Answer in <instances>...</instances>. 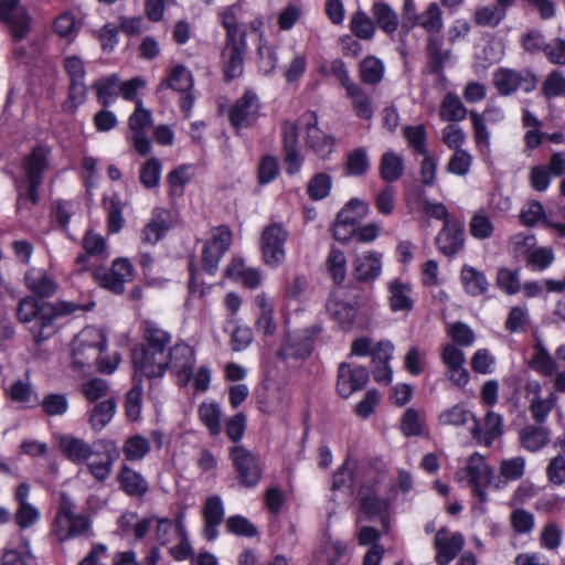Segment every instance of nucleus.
I'll use <instances>...</instances> for the list:
<instances>
[{
	"label": "nucleus",
	"instance_id": "obj_23",
	"mask_svg": "<svg viewBox=\"0 0 565 565\" xmlns=\"http://www.w3.org/2000/svg\"><path fill=\"white\" fill-rule=\"evenodd\" d=\"M383 254L376 250H369L355 257L352 275L358 282L373 284L383 269Z\"/></svg>",
	"mask_w": 565,
	"mask_h": 565
},
{
	"label": "nucleus",
	"instance_id": "obj_22",
	"mask_svg": "<svg viewBox=\"0 0 565 565\" xmlns=\"http://www.w3.org/2000/svg\"><path fill=\"white\" fill-rule=\"evenodd\" d=\"M465 537L460 532L448 534L447 527H440L434 539L436 550V563L438 565L450 564L461 552Z\"/></svg>",
	"mask_w": 565,
	"mask_h": 565
},
{
	"label": "nucleus",
	"instance_id": "obj_59",
	"mask_svg": "<svg viewBox=\"0 0 565 565\" xmlns=\"http://www.w3.org/2000/svg\"><path fill=\"white\" fill-rule=\"evenodd\" d=\"M525 471V460L523 457H513L504 459L500 465V477L504 482L516 481L521 479Z\"/></svg>",
	"mask_w": 565,
	"mask_h": 565
},
{
	"label": "nucleus",
	"instance_id": "obj_60",
	"mask_svg": "<svg viewBox=\"0 0 565 565\" xmlns=\"http://www.w3.org/2000/svg\"><path fill=\"white\" fill-rule=\"evenodd\" d=\"M470 416L472 418L475 417V415L462 405L457 404L443 411L438 416V422L441 425L462 426L468 422Z\"/></svg>",
	"mask_w": 565,
	"mask_h": 565
},
{
	"label": "nucleus",
	"instance_id": "obj_50",
	"mask_svg": "<svg viewBox=\"0 0 565 565\" xmlns=\"http://www.w3.org/2000/svg\"><path fill=\"white\" fill-rule=\"evenodd\" d=\"M332 178L327 172L316 173L308 182L307 193L313 201H320L330 194Z\"/></svg>",
	"mask_w": 565,
	"mask_h": 565
},
{
	"label": "nucleus",
	"instance_id": "obj_41",
	"mask_svg": "<svg viewBox=\"0 0 565 565\" xmlns=\"http://www.w3.org/2000/svg\"><path fill=\"white\" fill-rule=\"evenodd\" d=\"M371 12L379 28L385 33L392 34L397 30L398 17L388 3L383 1L374 2Z\"/></svg>",
	"mask_w": 565,
	"mask_h": 565
},
{
	"label": "nucleus",
	"instance_id": "obj_46",
	"mask_svg": "<svg viewBox=\"0 0 565 565\" xmlns=\"http://www.w3.org/2000/svg\"><path fill=\"white\" fill-rule=\"evenodd\" d=\"M327 269L337 286H340L347 277V257L344 253L332 247L327 257Z\"/></svg>",
	"mask_w": 565,
	"mask_h": 565
},
{
	"label": "nucleus",
	"instance_id": "obj_14",
	"mask_svg": "<svg viewBox=\"0 0 565 565\" xmlns=\"http://www.w3.org/2000/svg\"><path fill=\"white\" fill-rule=\"evenodd\" d=\"M466 244L465 224L457 218L446 222L435 237L437 250L449 259L455 258Z\"/></svg>",
	"mask_w": 565,
	"mask_h": 565
},
{
	"label": "nucleus",
	"instance_id": "obj_12",
	"mask_svg": "<svg viewBox=\"0 0 565 565\" xmlns=\"http://www.w3.org/2000/svg\"><path fill=\"white\" fill-rule=\"evenodd\" d=\"M98 459H88L85 463L89 473L99 482L106 481L111 475L114 463L119 459L120 449L111 439H97L95 454Z\"/></svg>",
	"mask_w": 565,
	"mask_h": 565
},
{
	"label": "nucleus",
	"instance_id": "obj_8",
	"mask_svg": "<svg viewBox=\"0 0 565 565\" xmlns=\"http://www.w3.org/2000/svg\"><path fill=\"white\" fill-rule=\"evenodd\" d=\"M0 21L14 42L24 40L32 29V17L21 0H0Z\"/></svg>",
	"mask_w": 565,
	"mask_h": 565
},
{
	"label": "nucleus",
	"instance_id": "obj_28",
	"mask_svg": "<svg viewBox=\"0 0 565 565\" xmlns=\"http://www.w3.org/2000/svg\"><path fill=\"white\" fill-rule=\"evenodd\" d=\"M25 286L38 298H50L57 291L55 279L42 268L31 267L24 275Z\"/></svg>",
	"mask_w": 565,
	"mask_h": 565
},
{
	"label": "nucleus",
	"instance_id": "obj_64",
	"mask_svg": "<svg viewBox=\"0 0 565 565\" xmlns=\"http://www.w3.org/2000/svg\"><path fill=\"white\" fill-rule=\"evenodd\" d=\"M142 406V390L139 385L131 387L126 394L125 413L130 422H137Z\"/></svg>",
	"mask_w": 565,
	"mask_h": 565
},
{
	"label": "nucleus",
	"instance_id": "obj_32",
	"mask_svg": "<svg viewBox=\"0 0 565 565\" xmlns=\"http://www.w3.org/2000/svg\"><path fill=\"white\" fill-rule=\"evenodd\" d=\"M460 279L465 291L471 297L484 295L490 286L486 274L470 265L462 266Z\"/></svg>",
	"mask_w": 565,
	"mask_h": 565
},
{
	"label": "nucleus",
	"instance_id": "obj_20",
	"mask_svg": "<svg viewBox=\"0 0 565 565\" xmlns=\"http://www.w3.org/2000/svg\"><path fill=\"white\" fill-rule=\"evenodd\" d=\"M259 100L252 90H246L244 95L236 100L228 111L231 124L237 128H247L252 126L259 116Z\"/></svg>",
	"mask_w": 565,
	"mask_h": 565
},
{
	"label": "nucleus",
	"instance_id": "obj_55",
	"mask_svg": "<svg viewBox=\"0 0 565 565\" xmlns=\"http://www.w3.org/2000/svg\"><path fill=\"white\" fill-rule=\"evenodd\" d=\"M505 18L503 10H498V7H480L475 11L473 21L479 26H498Z\"/></svg>",
	"mask_w": 565,
	"mask_h": 565
},
{
	"label": "nucleus",
	"instance_id": "obj_33",
	"mask_svg": "<svg viewBox=\"0 0 565 565\" xmlns=\"http://www.w3.org/2000/svg\"><path fill=\"white\" fill-rule=\"evenodd\" d=\"M117 403L114 398L104 399L87 413L88 423L94 431L103 430L114 418Z\"/></svg>",
	"mask_w": 565,
	"mask_h": 565
},
{
	"label": "nucleus",
	"instance_id": "obj_53",
	"mask_svg": "<svg viewBox=\"0 0 565 565\" xmlns=\"http://www.w3.org/2000/svg\"><path fill=\"white\" fill-rule=\"evenodd\" d=\"M399 429L406 437H417L423 435L424 423L420 419L417 409L411 407L405 411L401 418Z\"/></svg>",
	"mask_w": 565,
	"mask_h": 565
},
{
	"label": "nucleus",
	"instance_id": "obj_56",
	"mask_svg": "<svg viewBox=\"0 0 565 565\" xmlns=\"http://www.w3.org/2000/svg\"><path fill=\"white\" fill-rule=\"evenodd\" d=\"M472 164V156L463 149H457L448 160L447 171L451 174L465 177Z\"/></svg>",
	"mask_w": 565,
	"mask_h": 565
},
{
	"label": "nucleus",
	"instance_id": "obj_43",
	"mask_svg": "<svg viewBox=\"0 0 565 565\" xmlns=\"http://www.w3.org/2000/svg\"><path fill=\"white\" fill-rule=\"evenodd\" d=\"M521 73L510 68H499L493 75V83L501 96L515 93L521 86Z\"/></svg>",
	"mask_w": 565,
	"mask_h": 565
},
{
	"label": "nucleus",
	"instance_id": "obj_1",
	"mask_svg": "<svg viewBox=\"0 0 565 565\" xmlns=\"http://www.w3.org/2000/svg\"><path fill=\"white\" fill-rule=\"evenodd\" d=\"M367 296L356 286L333 290L326 302V310L332 321L344 331L366 330L371 326V306Z\"/></svg>",
	"mask_w": 565,
	"mask_h": 565
},
{
	"label": "nucleus",
	"instance_id": "obj_6",
	"mask_svg": "<svg viewBox=\"0 0 565 565\" xmlns=\"http://www.w3.org/2000/svg\"><path fill=\"white\" fill-rule=\"evenodd\" d=\"M74 509L75 504L71 498L62 493L53 526V534L58 543L90 534V520L85 515L76 514Z\"/></svg>",
	"mask_w": 565,
	"mask_h": 565
},
{
	"label": "nucleus",
	"instance_id": "obj_62",
	"mask_svg": "<svg viewBox=\"0 0 565 565\" xmlns=\"http://www.w3.org/2000/svg\"><path fill=\"white\" fill-rule=\"evenodd\" d=\"M161 175V162L157 158L147 160L140 169V182L147 189L158 186Z\"/></svg>",
	"mask_w": 565,
	"mask_h": 565
},
{
	"label": "nucleus",
	"instance_id": "obj_37",
	"mask_svg": "<svg viewBox=\"0 0 565 565\" xmlns=\"http://www.w3.org/2000/svg\"><path fill=\"white\" fill-rule=\"evenodd\" d=\"M533 349L534 353L527 363L529 367L542 376L553 375L557 370V362L541 342H537Z\"/></svg>",
	"mask_w": 565,
	"mask_h": 565
},
{
	"label": "nucleus",
	"instance_id": "obj_40",
	"mask_svg": "<svg viewBox=\"0 0 565 565\" xmlns=\"http://www.w3.org/2000/svg\"><path fill=\"white\" fill-rule=\"evenodd\" d=\"M468 114L466 106L456 93H447L444 96L439 108V115L443 120L450 122L462 121Z\"/></svg>",
	"mask_w": 565,
	"mask_h": 565
},
{
	"label": "nucleus",
	"instance_id": "obj_39",
	"mask_svg": "<svg viewBox=\"0 0 565 565\" xmlns=\"http://www.w3.org/2000/svg\"><path fill=\"white\" fill-rule=\"evenodd\" d=\"M384 63L373 56L364 57L359 64L360 81L365 85H377L384 77Z\"/></svg>",
	"mask_w": 565,
	"mask_h": 565
},
{
	"label": "nucleus",
	"instance_id": "obj_57",
	"mask_svg": "<svg viewBox=\"0 0 565 565\" xmlns=\"http://www.w3.org/2000/svg\"><path fill=\"white\" fill-rule=\"evenodd\" d=\"M541 89L547 99L565 96V77L558 70H553L546 76Z\"/></svg>",
	"mask_w": 565,
	"mask_h": 565
},
{
	"label": "nucleus",
	"instance_id": "obj_30",
	"mask_svg": "<svg viewBox=\"0 0 565 565\" xmlns=\"http://www.w3.org/2000/svg\"><path fill=\"white\" fill-rule=\"evenodd\" d=\"M119 488L131 498L140 499L149 490L146 478L127 463H122L117 475Z\"/></svg>",
	"mask_w": 565,
	"mask_h": 565
},
{
	"label": "nucleus",
	"instance_id": "obj_26",
	"mask_svg": "<svg viewBox=\"0 0 565 565\" xmlns=\"http://www.w3.org/2000/svg\"><path fill=\"white\" fill-rule=\"evenodd\" d=\"M58 447L62 454L75 465L85 463L95 454V441L89 444L72 435L62 436L58 440Z\"/></svg>",
	"mask_w": 565,
	"mask_h": 565
},
{
	"label": "nucleus",
	"instance_id": "obj_27",
	"mask_svg": "<svg viewBox=\"0 0 565 565\" xmlns=\"http://www.w3.org/2000/svg\"><path fill=\"white\" fill-rule=\"evenodd\" d=\"M254 301L258 308L255 328L257 332L262 334L263 339L267 340L274 337L278 329V324L274 320V301L265 294L257 295Z\"/></svg>",
	"mask_w": 565,
	"mask_h": 565
},
{
	"label": "nucleus",
	"instance_id": "obj_35",
	"mask_svg": "<svg viewBox=\"0 0 565 565\" xmlns=\"http://www.w3.org/2000/svg\"><path fill=\"white\" fill-rule=\"evenodd\" d=\"M404 161L399 154L393 151H386L382 154L379 166V172L381 179L384 182H396L404 174Z\"/></svg>",
	"mask_w": 565,
	"mask_h": 565
},
{
	"label": "nucleus",
	"instance_id": "obj_15",
	"mask_svg": "<svg viewBox=\"0 0 565 565\" xmlns=\"http://www.w3.org/2000/svg\"><path fill=\"white\" fill-rule=\"evenodd\" d=\"M246 52V39L225 40L221 51V65L225 82H231L242 76Z\"/></svg>",
	"mask_w": 565,
	"mask_h": 565
},
{
	"label": "nucleus",
	"instance_id": "obj_10",
	"mask_svg": "<svg viewBox=\"0 0 565 565\" xmlns=\"http://www.w3.org/2000/svg\"><path fill=\"white\" fill-rule=\"evenodd\" d=\"M233 233L227 225H220L212 228L211 237L204 243L202 249L203 269L213 275L222 257L232 245Z\"/></svg>",
	"mask_w": 565,
	"mask_h": 565
},
{
	"label": "nucleus",
	"instance_id": "obj_29",
	"mask_svg": "<svg viewBox=\"0 0 565 565\" xmlns=\"http://www.w3.org/2000/svg\"><path fill=\"white\" fill-rule=\"evenodd\" d=\"M473 420L475 425L471 428V435L479 444L489 447L503 434V419L500 414L488 412L484 417V428H482L476 417H473Z\"/></svg>",
	"mask_w": 565,
	"mask_h": 565
},
{
	"label": "nucleus",
	"instance_id": "obj_9",
	"mask_svg": "<svg viewBox=\"0 0 565 565\" xmlns=\"http://www.w3.org/2000/svg\"><path fill=\"white\" fill-rule=\"evenodd\" d=\"M97 285L115 295L125 292V285L134 279V266L128 258H117L110 268L99 267L93 273Z\"/></svg>",
	"mask_w": 565,
	"mask_h": 565
},
{
	"label": "nucleus",
	"instance_id": "obj_19",
	"mask_svg": "<svg viewBox=\"0 0 565 565\" xmlns=\"http://www.w3.org/2000/svg\"><path fill=\"white\" fill-rule=\"evenodd\" d=\"M302 120L307 128V146L320 158L327 159L334 150L335 138L327 135L318 127V116L313 111L303 115Z\"/></svg>",
	"mask_w": 565,
	"mask_h": 565
},
{
	"label": "nucleus",
	"instance_id": "obj_36",
	"mask_svg": "<svg viewBox=\"0 0 565 565\" xmlns=\"http://www.w3.org/2000/svg\"><path fill=\"white\" fill-rule=\"evenodd\" d=\"M371 169V160L364 147H358L345 154L344 172L348 177H363Z\"/></svg>",
	"mask_w": 565,
	"mask_h": 565
},
{
	"label": "nucleus",
	"instance_id": "obj_45",
	"mask_svg": "<svg viewBox=\"0 0 565 565\" xmlns=\"http://www.w3.org/2000/svg\"><path fill=\"white\" fill-rule=\"evenodd\" d=\"M192 86V73L185 66L177 65L172 70L169 78L160 84L159 89L168 87L178 90L179 93H188L191 90Z\"/></svg>",
	"mask_w": 565,
	"mask_h": 565
},
{
	"label": "nucleus",
	"instance_id": "obj_63",
	"mask_svg": "<svg viewBox=\"0 0 565 565\" xmlns=\"http://www.w3.org/2000/svg\"><path fill=\"white\" fill-rule=\"evenodd\" d=\"M497 285L507 295H515L521 289V282L518 270H511L501 267L497 274Z\"/></svg>",
	"mask_w": 565,
	"mask_h": 565
},
{
	"label": "nucleus",
	"instance_id": "obj_49",
	"mask_svg": "<svg viewBox=\"0 0 565 565\" xmlns=\"http://www.w3.org/2000/svg\"><path fill=\"white\" fill-rule=\"evenodd\" d=\"M554 252L551 247H537L526 255L525 266L531 271H543L554 262Z\"/></svg>",
	"mask_w": 565,
	"mask_h": 565
},
{
	"label": "nucleus",
	"instance_id": "obj_2",
	"mask_svg": "<svg viewBox=\"0 0 565 565\" xmlns=\"http://www.w3.org/2000/svg\"><path fill=\"white\" fill-rule=\"evenodd\" d=\"M142 332V344L132 350L135 369L148 379H160L167 372L171 334L151 321L143 322Z\"/></svg>",
	"mask_w": 565,
	"mask_h": 565
},
{
	"label": "nucleus",
	"instance_id": "obj_51",
	"mask_svg": "<svg viewBox=\"0 0 565 565\" xmlns=\"http://www.w3.org/2000/svg\"><path fill=\"white\" fill-rule=\"evenodd\" d=\"M403 135L409 148L417 154H426L427 149V132L423 125L406 126Z\"/></svg>",
	"mask_w": 565,
	"mask_h": 565
},
{
	"label": "nucleus",
	"instance_id": "obj_24",
	"mask_svg": "<svg viewBox=\"0 0 565 565\" xmlns=\"http://www.w3.org/2000/svg\"><path fill=\"white\" fill-rule=\"evenodd\" d=\"M224 504L220 495L207 497L202 507L204 526L202 534L207 541H215L218 536V525L224 521Z\"/></svg>",
	"mask_w": 565,
	"mask_h": 565
},
{
	"label": "nucleus",
	"instance_id": "obj_52",
	"mask_svg": "<svg viewBox=\"0 0 565 565\" xmlns=\"http://www.w3.org/2000/svg\"><path fill=\"white\" fill-rule=\"evenodd\" d=\"M494 225L490 217L482 211L472 215L469 222L470 235L476 239H487L493 234Z\"/></svg>",
	"mask_w": 565,
	"mask_h": 565
},
{
	"label": "nucleus",
	"instance_id": "obj_16",
	"mask_svg": "<svg viewBox=\"0 0 565 565\" xmlns=\"http://www.w3.org/2000/svg\"><path fill=\"white\" fill-rule=\"evenodd\" d=\"M370 380L365 366L340 363L337 377V393L342 398H349L353 393L363 390Z\"/></svg>",
	"mask_w": 565,
	"mask_h": 565
},
{
	"label": "nucleus",
	"instance_id": "obj_58",
	"mask_svg": "<svg viewBox=\"0 0 565 565\" xmlns=\"http://www.w3.org/2000/svg\"><path fill=\"white\" fill-rule=\"evenodd\" d=\"M448 335L456 347H470L476 340L473 330L465 322L457 321L449 326Z\"/></svg>",
	"mask_w": 565,
	"mask_h": 565
},
{
	"label": "nucleus",
	"instance_id": "obj_7",
	"mask_svg": "<svg viewBox=\"0 0 565 565\" xmlns=\"http://www.w3.org/2000/svg\"><path fill=\"white\" fill-rule=\"evenodd\" d=\"M79 309L88 310V308H82L72 301L57 300L55 302H43L42 308L33 321L34 324L30 329L34 342L41 344L56 332L54 324L56 318L72 315Z\"/></svg>",
	"mask_w": 565,
	"mask_h": 565
},
{
	"label": "nucleus",
	"instance_id": "obj_18",
	"mask_svg": "<svg viewBox=\"0 0 565 565\" xmlns=\"http://www.w3.org/2000/svg\"><path fill=\"white\" fill-rule=\"evenodd\" d=\"M356 498L360 511L366 519L373 520L376 516L383 519V516L387 515L391 501L388 498L379 495L377 483L375 481L362 483Z\"/></svg>",
	"mask_w": 565,
	"mask_h": 565
},
{
	"label": "nucleus",
	"instance_id": "obj_25",
	"mask_svg": "<svg viewBox=\"0 0 565 565\" xmlns=\"http://www.w3.org/2000/svg\"><path fill=\"white\" fill-rule=\"evenodd\" d=\"M260 249L266 264L277 267L282 257V227L278 223L266 226L260 236Z\"/></svg>",
	"mask_w": 565,
	"mask_h": 565
},
{
	"label": "nucleus",
	"instance_id": "obj_47",
	"mask_svg": "<svg viewBox=\"0 0 565 565\" xmlns=\"http://www.w3.org/2000/svg\"><path fill=\"white\" fill-rule=\"evenodd\" d=\"M150 448V441L146 437L141 435H134L125 440L122 452L126 460L139 461L148 455Z\"/></svg>",
	"mask_w": 565,
	"mask_h": 565
},
{
	"label": "nucleus",
	"instance_id": "obj_38",
	"mask_svg": "<svg viewBox=\"0 0 565 565\" xmlns=\"http://www.w3.org/2000/svg\"><path fill=\"white\" fill-rule=\"evenodd\" d=\"M347 97L351 100L352 108L360 119L370 120L374 115L372 99L364 88L360 85L351 86L347 92Z\"/></svg>",
	"mask_w": 565,
	"mask_h": 565
},
{
	"label": "nucleus",
	"instance_id": "obj_4",
	"mask_svg": "<svg viewBox=\"0 0 565 565\" xmlns=\"http://www.w3.org/2000/svg\"><path fill=\"white\" fill-rule=\"evenodd\" d=\"M105 349L106 338L102 332L94 329L82 331L73 343V367L86 373L96 366L102 373H113L119 363V358L115 355L113 359H104Z\"/></svg>",
	"mask_w": 565,
	"mask_h": 565
},
{
	"label": "nucleus",
	"instance_id": "obj_34",
	"mask_svg": "<svg viewBox=\"0 0 565 565\" xmlns=\"http://www.w3.org/2000/svg\"><path fill=\"white\" fill-rule=\"evenodd\" d=\"M466 472L469 486L478 483L490 486L493 479L492 468L487 465L484 457L477 452L469 458Z\"/></svg>",
	"mask_w": 565,
	"mask_h": 565
},
{
	"label": "nucleus",
	"instance_id": "obj_17",
	"mask_svg": "<svg viewBox=\"0 0 565 565\" xmlns=\"http://www.w3.org/2000/svg\"><path fill=\"white\" fill-rule=\"evenodd\" d=\"M152 124L151 113L143 108L142 102H136V109L129 118V128L131 131L130 140L135 150L140 156H147L151 150L150 139L147 136V129Z\"/></svg>",
	"mask_w": 565,
	"mask_h": 565
},
{
	"label": "nucleus",
	"instance_id": "obj_21",
	"mask_svg": "<svg viewBox=\"0 0 565 565\" xmlns=\"http://www.w3.org/2000/svg\"><path fill=\"white\" fill-rule=\"evenodd\" d=\"M320 332V326L305 329L301 334L295 337L285 332V361L290 358L296 360L308 359L313 351L315 340Z\"/></svg>",
	"mask_w": 565,
	"mask_h": 565
},
{
	"label": "nucleus",
	"instance_id": "obj_13",
	"mask_svg": "<svg viewBox=\"0 0 565 565\" xmlns=\"http://www.w3.org/2000/svg\"><path fill=\"white\" fill-rule=\"evenodd\" d=\"M167 360V371L171 370L175 374L180 386L188 385L193 377L196 362L194 349L179 341L170 348Z\"/></svg>",
	"mask_w": 565,
	"mask_h": 565
},
{
	"label": "nucleus",
	"instance_id": "obj_54",
	"mask_svg": "<svg viewBox=\"0 0 565 565\" xmlns=\"http://www.w3.org/2000/svg\"><path fill=\"white\" fill-rule=\"evenodd\" d=\"M354 472L342 463L332 475L331 491L350 494L353 491Z\"/></svg>",
	"mask_w": 565,
	"mask_h": 565
},
{
	"label": "nucleus",
	"instance_id": "obj_44",
	"mask_svg": "<svg viewBox=\"0 0 565 565\" xmlns=\"http://www.w3.org/2000/svg\"><path fill=\"white\" fill-rule=\"evenodd\" d=\"M521 445L529 451H537L548 443V430L539 426H526L520 431Z\"/></svg>",
	"mask_w": 565,
	"mask_h": 565
},
{
	"label": "nucleus",
	"instance_id": "obj_48",
	"mask_svg": "<svg viewBox=\"0 0 565 565\" xmlns=\"http://www.w3.org/2000/svg\"><path fill=\"white\" fill-rule=\"evenodd\" d=\"M201 422L206 426L211 435L221 433V407L217 403H203L199 407Z\"/></svg>",
	"mask_w": 565,
	"mask_h": 565
},
{
	"label": "nucleus",
	"instance_id": "obj_5",
	"mask_svg": "<svg viewBox=\"0 0 565 565\" xmlns=\"http://www.w3.org/2000/svg\"><path fill=\"white\" fill-rule=\"evenodd\" d=\"M49 149L42 145L35 146L22 163L23 177L17 181V212L30 211L40 202L39 188L43 183V172L49 167Z\"/></svg>",
	"mask_w": 565,
	"mask_h": 565
},
{
	"label": "nucleus",
	"instance_id": "obj_3",
	"mask_svg": "<svg viewBox=\"0 0 565 565\" xmlns=\"http://www.w3.org/2000/svg\"><path fill=\"white\" fill-rule=\"evenodd\" d=\"M412 22L428 33L426 42L428 72L441 76L451 52L444 49V38L439 35L444 28L443 11L439 3L433 1L428 3L423 12H414Z\"/></svg>",
	"mask_w": 565,
	"mask_h": 565
},
{
	"label": "nucleus",
	"instance_id": "obj_11",
	"mask_svg": "<svg viewBox=\"0 0 565 565\" xmlns=\"http://www.w3.org/2000/svg\"><path fill=\"white\" fill-rule=\"evenodd\" d=\"M230 458L237 472L239 483L246 488L257 486L263 473L258 457L244 446L237 445L230 449Z\"/></svg>",
	"mask_w": 565,
	"mask_h": 565
},
{
	"label": "nucleus",
	"instance_id": "obj_42",
	"mask_svg": "<svg viewBox=\"0 0 565 565\" xmlns=\"http://www.w3.org/2000/svg\"><path fill=\"white\" fill-rule=\"evenodd\" d=\"M369 212V204L360 199H351L337 214V218L340 223L353 226L358 225L361 220L366 216Z\"/></svg>",
	"mask_w": 565,
	"mask_h": 565
},
{
	"label": "nucleus",
	"instance_id": "obj_61",
	"mask_svg": "<svg viewBox=\"0 0 565 565\" xmlns=\"http://www.w3.org/2000/svg\"><path fill=\"white\" fill-rule=\"evenodd\" d=\"M226 530L237 536L254 537L258 534L257 526L243 515H232L226 520Z\"/></svg>",
	"mask_w": 565,
	"mask_h": 565
},
{
	"label": "nucleus",
	"instance_id": "obj_31",
	"mask_svg": "<svg viewBox=\"0 0 565 565\" xmlns=\"http://www.w3.org/2000/svg\"><path fill=\"white\" fill-rule=\"evenodd\" d=\"M412 286L398 278L388 282V302L393 312L406 311L414 309V300L411 297Z\"/></svg>",
	"mask_w": 565,
	"mask_h": 565
}]
</instances>
